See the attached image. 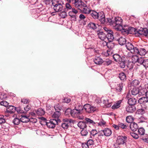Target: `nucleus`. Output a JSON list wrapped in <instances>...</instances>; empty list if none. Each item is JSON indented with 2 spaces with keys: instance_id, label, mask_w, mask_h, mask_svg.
I'll return each instance as SVG.
<instances>
[{
  "instance_id": "680f3d73",
  "label": "nucleus",
  "mask_w": 148,
  "mask_h": 148,
  "mask_svg": "<svg viewBox=\"0 0 148 148\" xmlns=\"http://www.w3.org/2000/svg\"><path fill=\"white\" fill-rule=\"evenodd\" d=\"M99 21H100L101 24H106V18H105V17L103 18H99Z\"/></svg>"
},
{
  "instance_id": "c756f323",
  "label": "nucleus",
  "mask_w": 148,
  "mask_h": 148,
  "mask_svg": "<svg viewBox=\"0 0 148 148\" xmlns=\"http://www.w3.org/2000/svg\"><path fill=\"white\" fill-rule=\"evenodd\" d=\"M99 38L101 40H104L106 38V34L103 32H100L98 33Z\"/></svg>"
},
{
  "instance_id": "c9c22d12",
  "label": "nucleus",
  "mask_w": 148,
  "mask_h": 148,
  "mask_svg": "<svg viewBox=\"0 0 148 148\" xmlns=\"http://www.w3.org/2000/svg\"><path fill=\"white\" fill-rule=\"evenodd\" d=\"M112 62V61L111 60L109 59H107L105 60H103V62L102 63L105 66H108L111 64Z\"/></svg>"
},
{
  "instance_id": "a211bd4d",
  "label": "nucleus",
  "mask_w": 148,
  "mask_h": 148,
  "mask_svg": "<svg viewBox=\"0 0 148 148\" xmlns=\"http://www.w3.org/2000/svg\"><path fill=\"white\" fill-rule=\"evenodd\" d=\"M68 2L66 3L65 5V8H63L64 11L62 12V13L64 14V17H66L67 16V13L66 12L68 11L69 10H71L72 9V7L71 5Z\"/></svg>"
},
{
  "instance_id": "20e7f679",
  "label": "nucleus",
  "mask_w": 148,
  "mask_h": 148,
  "mask_svg": "<svg viewBox=\"0 0 148 148\" xmlns=\"http://www.w3.org/2000/svg\"><path fill=\"white\" fill-rule=\"evenodd\" d=\"M16 111L18 114L24 113L23 110H21V107L16 108L13 106H9L7 107L5 112L11 114L14 113Z\"/></svg>"
},
{
  "instance_id": "4be33fe9",
  "label": "nucleus",
  "mask_w": 148,
  "mask_h": 148,
  "mask_svg": "<svg viewBox=\"0 0 148 148\" xmlns=\"http://www.w3.org/2000/svg\"><path fill=\"white\" fill-rule=\"evenodd\" d=\"M101 132H103L104 135L107 136H110L112 134L111 130L108 128H105L103 130H101Z\"/></svg>"
},
{
  "instance_id": "774afa93",
  "label": "nucleus",
  "mask_w": 148,
  "mask_h": 148,
  "mask_svg": "<svg viewBox=\"0 0 148 148\" xmlns=\"http://www.w3.org/2000/svg\"><path fill=\"white\" fill-rule=\"evenodd\" d=\"M103 102L105 105L108 107H110L111 106V104L110 103H108V100H103Z\"/></svg>"
},
{
  "instance_id": "9d476101",
  "label": "nucleus",
  "mask_w": 148,
  "mask_h": 148,
  "mask_svg": "<svg viewBox=\"0 0 148 148\" xmlns=\"http://www.w3.org/2000/svg\"><path fill=\"white\" fill-rule=\"evenodd\" d=\"M64 123H62L61 127L64 130L67 129L71 125V123H73L74 121L72 119H63Z\"/></svg>"
},
{
  "instance_id": "cd10ccee",
  "label": "nucleus",
  "mask_w": 148,
  "mask_h": 148,
  "mask_svg": "<svg viewBox=\"0 0 148 148\" xmlns=\"http://www.w3.org/2000/svg\"><path fill=\"white\" fill-rule=\"evenodd\" d=\"M136 99L134 98H131L128 100L127 103L129 105L134 106L136 103Z\"/></svg>"
},
{
  "instance_id": "f3484780",
  "label": "nucleus",
  "mask_w": 148,
  "mask_h": 148,
  "mask_svg": "<svg viewBox=\"0 0 148 148\" xmlns=\"http://www.w3.org/2000/svg\"><path fill=\"white\" fill-rule=\"evenodd\" d=\"M138 57L136 55L133 56L132 57V62H130L128 63L127 66L130 67V69L133 68L132 65L133 63L137 62L138 59Z\"/></svg>"
},
{
  "instance_id": "4c0bfd02",
  "label": "nucleus",
  "mask_w": 148,
  "mask_h": 148,
  "mask_svg": "<svg viewBox=\"0 0 148 148\" xmlns=\"http://www.w3.org/2000/svg\"><path fill=\"white\" fill-rule=\"evenodd\" d=\"M61 115V112L58 111H56L52 115L53 118H55L56 119H59V117Z\"/></svg>"
},
{
  "instance_id": "a19ab883",
  "label": "nucleus",
  "mask_w": 148,
  "mask_h": 148,
  "mask_svg": "<svg viewBox=\"0 0 148 148\" xmlns=\"http://www.w3.org/2000/svg\"><path fill=\"white\" fill-rule=\"evenodd\" d=\"M84 121L86 123V124H92L94 125L95 124V123L93 120L88 118H86Z\"/></svg>"
},
{
  "instance_id": "dca6fc26",
  "label": "nucleus",
  "mask_w": 148,
  "mask_h": 148,
  "mask_svg": "<svg viewBox=\"0 0 148 148\" xmlns=\"http://www.w3.org/2000/svg\"><path fill=\"white\" fill-rule=\"evenodd\" d=\"M114 60L117 62H120L121 61H123L125 58L117 53L114 54L112 56Z\"/></svg>"
},
{
  "instance_id": "49530a36",
  "label": "nucleus",
  "mask_w": 148,
  "mask_h": 148,
  "mask_svg": "<svg viewBox=\"0 0 148 148\" xmlns=\"http://www.w3.org/2000/svg\"><path fill=\"white\" fill-rule=\"evenodd\" d=\"M72 111V110L71 108H68L66 109L65 112V115L67 116L69 115V114H70L71 115Z\"/></svg>"
},
{
  "instance_id": "4d7b16f0",
  "label": "nucleus",
  "mask_w": 148,
  "mask_h": 148,
  "mask_svg": "<svg viewBox=\"0 0 148 148\" xmlns=\"http://www.w3.org/2000/svg\"><path fill=\"white\" fill-rule=\"evenodd\" d=\"M112 47H111V48H110V49H108L107 51V53H106V56H109L111 55L112 53V51L111 50V49H112Z\"/></svg>"
},
{
  "instance_id": "4468645a",
  "label": "nucleus",
  "mask_w": 148,
  "mask_h": 148,
  "mask_svg": "<svg viewBox=\"0 0 148 148\" xmlns=\"http://www.w3.org/2000/svg\"><path fill=\"white\" fill-rule=\"evenodd\" d=\"M135 33H134L135 35H136L137 34H138L140 35H144L147 37H148V29L147 28H143L142 30H137L136 29Z\"/></svg>"
},
{
  "instance_id": "6e6552de",
  "label": "nucleus",
  "mask_w": 148,
  "mask_h": 148,
  "mask_svg": "<svg viewBox=\"0 0 148 148\" xmlns=\"http://www.w3.org/2000/svg\"><path fill=\"white\" fill-rule=\"evenodd\" d=\"M49 122H46V124L49 128H53L56 125H58L59 122H60V119H51L49 121Z\"/></svg>"
},
{
  "instance_id": "412c9836",
  "label": "nucleus",
  "mask_w": 148,
  "mask_h": 148,
  "mask_svg": "<svg viewBox=\"0 0 148 148\" xmlns=\"http://www.w3.org/2000/svg\"><path fill=\"white\" fill-rule=\"evenodd\" d=\"M130 127L132 131L135 132L138 129V126L137 124L133 122L130 124Z\"/></svg>"
},
{
  "instance_id": "bb28decb",
  "label": "nucleus",
  "mask_w": 148,
  "mask_h": 148,
  "mask_svg": "<svg viewBox=\"0 0 148 148\" xmlns=\"http://www.w3.org/2000/svg\"><path fill=\"white\" fill-rule=\"evenodd\" d=\"M118 77L121 81L123 82L125 81L127 79L126 74L123 72H120L119 73Z\"/></svg>"
},
{
  "instance_id": "ddd939ff",
  "label": "nucleus",
  "mask_w": 148,
  "mask_h": 148,
  "mask_svg": "<svg viewBox=\"0 0 148 148\" xmlns=\"http://www.w3.org/2000/svg\"><path fill=\"white\" fill-rule=\"evenodd\" d=\"M138 134L140 136L141 138L143 140H145L147 133H145V129L142 127L138 128Z\"/></svg>"
},
{
  "instance_id": "473e14b6",
  "label": "nucleus",
  "mask_w": 148,
  "mask_h": 148,
  "mask_svg": "<svg viewBox=\"0 0 148 148\" xmlns=\"http://www.w3.org/2000/svg\"><path fill=\"white\" fill-rule=\"evenodd\" d=\"M22 117L20 118L21 122L24 123H27L30 121V119L28 117L26 116H22Z\"/></svg>"
},
{
  "instance_id": "7c9ffc66",
  "label": "nucleus",
  "mask_w": 148,
  "mask_h": 148,
  "mask_svg": "<svg viewBox=\"0 0 148 148\" xmlns=\"http://www.w3.org/2000/svg\"><path fill=\"white\" fill-rule=\"evenodd\" d=\"M122 102V100H120L117 101V102L114 104L112 107V109L115 110L119 108L120 107V104Z\"/></svg>"
},
{
  "instance_id": "09e8293b",
  "label": "nucleus",
  "mask_w": 148,
  "mask_h": 148,
  "mask_svg": "<svg viewBox=\"0 0 148 148\" xmlns=\"http://www.w3.org/2000/svg\"><path fill=\"white\" fill-rule=\"evenodd\" d=\"M124 61H121L120 62H121L119 63V66L120 67L122 68H124L125 67V59H124Z\"/></svg>"
},
{
  "instance_id": "e2e57ef3",
  "label": "nucleus",
  "mask_w": 148,
  "mask_h": 148,
  "mask_svg": "<svg viewBox=\"0 0 148 148\" xmlns=\"http://www.w3.org/2000/svg\"><path fill=\"white\" fill-rule=\"evenodd\" d=\"M99 19L102 18H103L105 17V15L103 12L102 11L100 12H99Z\"/></svg>"
},
{
  "instance_id": "9b49d317",
  "label": "nucleus",
  "mask_w": 148,
  "mask_h": 148,
  "mask_svg": "<svg viewBox=\"0 0 148 148\" xmlns=\"http://www.w3.org/2000/svg\"><path fill=\"white\" fill-rule=\"evenodd\" d=\"M138 103L141 105L142 107L146 109L148 105V98L146 97H142L138 100Z\"/></svg>"
},
{
  "instance_id": "5701e85b",
  "label": "nucleus",
  "mask_w": 148,
  "mask_h": 148,
  "mask_svg": "<svg viewBox=\"0 0 148 148\" xmlns=\"http://www.w3.org/2000/svg\"><path fill=\"white\" fill-rule=\"evenodd\" d=\"M126 47L127 50L130 51L133 50L134 53V50L135 48H137L136 47H134L132 43L129 42L126 43Z\"/></svg>"
},
{
  "instance_id": "1a4fd4ad",
  "label": "nucleus",
  "mask_w": 148,
  "mask_h": 148,
  "mask_svg": "<svg viewBox=\"0 0 148 148\" xmlns=\"http://www.w3.org/2000/svg\"><path fill=\"white\" fill-rule=\"evenodd\" d=\"M115 36V40L118 41L119 45L122 46L126 44V38L121 36L119 34H116Z\"/></svg>"
},
{
  "instance_id": "e433bc0d",
  "label": "nucleus",
  "mask_w": 148,
  "mask_h": 148,
  "mask_svg": "<svg viewBox=\"0 0 148 148\" xmlns=\"http://www.w3.org/2000/svg\"><path fill=\"white\" fill-rule=\"evenodd\" d=\"M37 114L38 115L42 116L45 113L44 110L42 108H39L36 111Z\"/></svg>"
},
{
  "instance_id": "aec40b11",
  "label": "nucleus",
  "mask_w": 148,
  "mask_h": 148,
  "mask_svg": "<svg viewBox=\"0 0 148 148\" xmlns=\"http://www.w3.org/2000/svg\"><path fill=\"white\" fill-rule=\"evenodd\" d=\"M136 110V108L134 106L129 105L126 107V110L129 113H133Z\"/></svg>"
},
{
  "instance_id": "5fc2aeb1",
  "label": "nucleus",
  "mask_w": 148,
  "mask_h": 148,
  "mask_svg": "<svg viewBox=\"0 0 148 148\" xmlns=\"http://www.w3.org/2000/svg\"><path fill=\"white\" fill-rule=\"evenodd\" d=\"M106 24L109 23L111 25L113 26V23H114V20H113L111 18H106Z\"/></svg>"
},
{
  "instance_id": "f257e3e1",
  "label": "nucleus",
  "mask_w": 148,
  "mask_h": 148,
  "mask_svg": "<svg viewBox=\"0 0 148 148\" xmlns=\"http://www.w3.org/2000/svg\"><path fill=\"white\" fill-rule=\"evenodd\" d=\"M51 7L56 12H61L63 10L64 4L62 0L54 1L51 3Z\"/></svg>"
},
{
  "instance_id": "ea45409f",
  "label": "nucleus",
  "mask_w": 148,
  "mask_h": 148,
  "mask_svg": "<svg viewBox=\"0 0 148 148\" xmlns=\"http://www.w3.org/2000/svg\"><path fill=\"white\" fill-rule=\"evenodd\" d=\"M140 84V82L137 80L134 79L133 80L131 83V85L133 87H136L138 85Z\"/></svg>"
},
{
  "instance_id": "c03bdc74",
  "label": "nucleus",
  "mask_w": 148,
  "mask_h": 148,
  "mask_svg": "<svg viewBox=\"0 0 148 148\" xmlns=\"http://www.w3.org/2000/svg\"><path fill=\"white\" fill-rule=\"evenodd\" d=\"M21 122V119H19L16 118L13 120V122L14 125H18L20 122Z\"/></svg>"
},
{
  "instance_id": "6ab92c4d",
  "label": "nucleus",
  "mask_w": 148,
  "mask_h": 148,
  "mask_svg": "<svg viewBox=\"0 0 148 148\" xmlns=\"http://www.w3.org/2000/svg\"><path fill=\"white\" fill-rule=\"evenodd\" d=\"M130 92L132 95L135 96L139 93V89L138 87L134 86L131 88Z\"/></svg>"
},
{
  "instance_id": "3c124183",
  "label": "nucleus",
  "mask_w": 148,
  "mask_h": 148,
  "mask_svg": "<svg viewBox=\"0 0 148 148\" xmlns=\"http://www.w3.org/2000/svg\"><path fill=\"white\" fill-rule=\"evenodd\" d=\"M81 134L82 136H86L88 134V132L85 129H82L81 132Z\"/></svg>"
},
{
  "instance_id": "8fccbe9b",
  "label": "nucleus",
  "mask_w": 148,
  "mask_h": 148,
  "mask_svg": "<svg viewBox=\"0 0 148 148\" xmlns=\"http://www.w3.org/2000/svg\"><path fill=\"white\" fill-rule=\"evenodd\" d=\"M54 108L56 111H58L60 112V111L62 110V107L59 104L56 105L54 106Z\"/></svg>"
},
{
  "instance_id": "37998d69",
  "label": "nucleus",
  "mask_w": 148,
  "mask_h": 148,
  "mask_svg": "<svg viewBox=\"0 0 148 148\" xmlns=\"http://www.w3.org/2000/svg\"><path fill=\"white\" fill-rule=\"evenodd\" d=\"M6 122L4 116L3 115H0V124H2Z\"/></svg>"
},
{
  "instance_id": "79ce46f5",
  "label": "nucleus",
  "mask_w": 148,
  "mask_h": 148,
  "mask_svg": "<svg viewBox=\"0 0 148 148\" xmlns=\"http://www.w3.org/2000/svg\"><path fill=\"white\" fill-rule=\"evenodd\" d=\"M69 16L73 19V21H76V14L73 13L72 12L69 11Z\"/></svg>"
},
{
  "instance_id": "a878e982",
  "label": "nucleus",
  "mask_w": 148,
  "mask_h": 148,
  "mask_svg": "<svg viewBox=\"0 0 148 148\" xmlns=\"http://www.w3.org/2000/svg\"><path fill=\"white\" fill-rule=\"evenodd\" d=\"M78 127L81 129H86L87 127L85 121H80L78 123Z\"/></svg>"
},
{
  "instance_id": "0e129e2a",
  "label": "nucleus",
  "mask_w": 148,
  "mask_h": 148,
  "mask_svg": "<svg viewBox=\"0 0 148 148\" xmlns=\"http://www.w3.org/2000/svg\"><path fill=\"white\" fill-rule=\"evenodd\" d=\"M119 127L123 129H126L127 128V126L122 123H120L119 124Z\"/></svg>"
},
{
  "instance_id": "0eeeda50",
  "label": "nucleus",
  "mask_w": 148,
  "mask_h": 148,
  "mask_svg": "<svg viewBox=\"0 0 148 148\" xmlns=\"http://www.w3.org/2000/svg\"><path fill=\"white\" fill-rule=\"evenodd\" d=\"M73 4H74L75 8L78 9L82 8L83 7H86L87 5L84 3L81 0H73L71 1Z\"/></svg>"
},
{
  "instance_id": "2eb2a0df",
  "label": "nucleus",
  "mask_w": 148,
  "mask_h": 148,
  "mask_svg": "<svg viewBox=\"0 0 148 148\" xmlns=\"http://www.w3.org/2000/svg\"><path fill=\"white\" fill-rule=\"evenodd\" d=\"M84 108L86 112L88 113L93 112L95 111V108L88 104H85Z\"/></svg>"
},
{
  "instance_id": "f8f14e48",
  "label": "nucleus",
  "mask_w": 148,
  "mask_h": 148,
  "mask_svg": "<svg viewBox=\"0 0 148 148\" xmlns=\"http://www.w3.org/2000/svg\"><path fill=\"white\" fill-rule=\"evenodd\" d=\"M147 53L146 50L144 48L138 47L135 48L134 54H135L143 56L145 55Z\"/></svg>"
},
{
  "instance_id": "338daca9",
  "label": "nucleus",
  "mask_w": 148,
  "mask_h": 148,
  "mask_svg": "<svg viewBox=\"0 0 148 148\" xmlns=\"http://www.w3.org/2000/svg\"><path fill=\"white\" fill-rule=\"evenodd\" d=\"M71 101V99L68 98H64L63 99V102L66 103H69Z\"/></svg>"
},
{
  "instance_id": "39448f33",
  "label": "nucleus",
  "mask_w": 148,
  "mask_h": 148,
  "mask_svg": "<svg viewBox=\"0 0 148 148\" xmlns=\"http://www.w3.org/2000/svg\"><path fill=\"white\" fill-rule=\"evenodd\" d=\"M135 30L136 29L133 27L128 25H124L122 28L121 32L124 34H134V33H135Z\"/></svg>"
},
{
  "instance_id": "7ed1b4c3",
  "label": "nucleus",
  "mask_w": 148,
  "mask_h": 148,
  "mask_svg": "<svg viewBox=\"0 0 148 148\" xmlns=\"http://www.w3.org/2000/svg\"><path fill=\"white\" fill-rule=\"evenodd\" d=\"M122 21L123 20L121 17H115L114 20L113 26L116 29L121 31V30H122V28L123 27L122 26Z\"/></svg>"
},
{
  "instance_id": "393cba45",
  "label": "nucleus",
  "mask_w": 148,
  "mask_h": 148,
  "mask_svg": "<svg viewBox=\"0 0 148 148\" xmlns=\"http://www.w3.org/2000/svg\"><path fill=\"white\" fill-rule=\"evenodd\" d=\"M94 63L100 65L103 62V59L100 57H96L94 59Z\"/></svg>"
},
{
  "instance_id": "58836bf2",
  "label": "nucleus",
  "mask_w": 148,
  "mask_h": 148,
  "mask_svg": "<svg viewBox=\"0 0 148 148\" xmlns=\"http://www.w3.org/2000/svg\"><path fill=\"white\" fill-rule=\"evenodd\" d=\"M97 132L96 130H92L90 131V138H93L97 134Z\"/></svg>"
},
{
  "instance_id": "052dcab7",
  "label": "nucleus",
  "mask_w": 148,
  "mask_h": 148,
  "mask_svg": "<svg viewBox=\"0 0 148 148\" xmlns=\"http://www.w3.org/2000/svg\"><path fill=\"white\" fill-rule=\"evenodd\" d=\"M146 90L145 89H144L139 90V92L138 94L140 95H145Z\"/></svg>"
},
{
  "instance_id": "b1692460",
  "label": "nucleus",
  "mask_w": 148,
  "mask_h": 148,
  "mask_svg": "<svg viewBox=\"0 0 148 148\" xmlns=\"http://www.w3.org/2000/svg\"><path fill=\"white\" fill-rule=\"evenodd\" d=\"M123 83H121L117 84L115 87V89L117 92H121L123 89Z\"/></svg>"
},
{
  "instance_id": "f704fd0d",
  "label": "nucleus",
  "mask_w": 148,
  "mask_h": 148,
  "mask_svg": "<svg viewBox=\"0 0 148 148\" xmlns=\"http://www.w3.org/2000/svg\"><path fill=\"white\" fill-rule=\"evenodd\" d=\"M134 119V118L132 115H130L126 117V121L127 123H131L133 122Z\"/></svg>"
},
{
  "instance_id": "2f4dec72",
  "label": "nucleus",
  "mask_w": 148,
  "mask_h": 148,
  "mask_svg": "<svg viewBox=\"0 0 148 148\" xmlns=\"http://www.w3.org/2000/svg\"><path fill=\"white\" fill-rule=\"evenodd\" d=\"M71 112V116L73 117H76L78 115L81 114L79 111L75 108L72 110Z\"/></svg>"
},
{
  "instance_id": "6e6d98bb",
  "label": "nucleus",
  "mask_w": 148,
  "mask_h": 148,
  "mask_svg": "<svg viewBox=\"0 0 148 148\" xmlns=\"http://www.w3.org/2000/svg\"><path fill=\"white\" fill-rule=\"evenodd\" d=\"M31 107L30 105H27L26 107L24 108L25 111L23 110V111L24 112V113H21L25 114L27 113V112L31 109Z\"/></svg>"
},
{
  "instance_id": "603ef678",
  "label": "nucleus",
  "mask_w": 148,
  "mask_h": 148,
  "mask_svg": "<svg viewBox=\"0 0 148 148\" xmlns=\"http://www.w3.org/2000/svg\"><path fill=\"white\" fill-rule=\"evenodd\" d=\"M88 8L86 7H84L83 9V12L84 13L86 14H89L91 13V10H88Z\"/></svg>"
},
{
  "instance_id": "a18cd8bd",
  "label": "nucleus",
  "mask_w": 148,
  "mask_h": 148,
  "mask_svg": "<svg viewBox=\"0 0 148 148\" xmlns=\"http://www.w3.org/2000/svg\"><path fill=\"white\" fill-rule=\"evenodd\" d=\"M145 109L143 108L138 109L137 110V112L139 114H143L145 112Z\"/></svg>"
},
{
  "instance_id": "bf43d9fd",
  "label": "nucleus",
  "mask_w": 148,
  "mask_h": 148,
  "mask_svg": "<svg viewBox=\"0 0 148 148\" xmlns=\"http://www.w3.org/2000/svg\"><path fill=\"white\" fill-rule=\"evenodd\" d=\"M144 60V59L141 57L140 58H138L137 62H138L140 64H143Z\"/></svg>"
},
{
  "instance_id": "13d9d810",
  "label": "nucleus",
  "mask_w": 148,
  "mask_h": 148,
  "mask_svg": "<svg viewBox=\"0 0 148 148\" xmlns=\"http://www.w3.org/2000/svg\"><path fill=\"white\" fill-rule=\"evenodd\" d=\"M7 98V95L4 93H3L0 95V98L2 100H5Z\"/></svg>"
},
{
  "instance_id": "f03ea898",
  "label": "nucleus",
  "mask_w": 148,
  "mask_h": 148,
  "mask_svg": "<svg viewBox=\"0 0 148 148\" xmlns=\"http://www.w3.org/2000/svg\"><path fill=\"white\" fill-rule=\"evenodd\" d=\"M118 33L116 32L114 34V33L112 30L109 31L108 33L106 34V38H107L109 42H108L106 45L108 48H111V45H113L112 43L111 42L113 40H115V36L116 34Z\"/></svg>"
},
{
  "instance_id": "de8ad7c7",
  "label": "nucleus",
  "mask_w": 148,
  "mask_h": 148,
  "mask_svg": "<svg viewBox=\"0 0 148 148\" xmlns=\"http://www.w3.org/2000/svg\"><path fill=\"white\" fill-rule=\"evenodd\" d=\"M98 125L100 126H106V122L103 119L101 120L98 123Z\"/></svg>"
},
{
  "instance_id": "423d86ee",
  "label": "nucleus",
  "mask_w": 148,
  "mask_h": 148,
  "mask_svg": "<svg viewBox=\"0 0 148 148\" xmlns=\"http://www.w3.org/2000/svg\"><path fill=\"white\" fill-rule=\"evenodd\" d=\"M127 139L126 136H120L117 137L116 142L118 145H122L123 147H125L126 146Z\"/></svg>"
},
{
  "instance_id": "69168bd1",
  "label": "nucleus",
  "mask_w": 148,
  "mask_h": 148,
  "mask_svg": "<svg viewBox=\"0 0 148 148\" xmlns=\"http://www.w3.org/2000/svg\"><path fill=\"white\" fill-rule=\"evenodd\" d=\"M143 65L145 68L148 67V59L144 60Z\"/></svg>"
},
{
  "instance_id": "72a5a7b5",
  "label": "nucleus",
  "mask_w": 148,
  "mask_h": 148,
  "mask_svg": "<svg viewBox=\"0 0 148 148\" xmlns=\"http://www.w3.org/2000/svg\"><path fill=\"white\" fill-rule=\"evenodd\" d=\"M91 13H90V14L93 18L95 19L98 18L99 15V12L97 13L94 10H91Z\"/></svg>"
},
{
  "instance_id": "864d4df0",
  "label": "nucleus",
  "mask_w": 148,
  "mask_h": 148,
  "mask_svg": "<svg viewBox=\"0 0 148 148\" xmlns=\"http://www.w3.org/2000/svg\"><path fill=\"white\" fill-rule=\"evenodd\" d=\"M130 134L133 138L135 139H138L139 137L138 134L133 132H130Z\"/></svg>"
},
{
  "instance_id": "c85d7f7f",
  "label": "nucleus",
  "mask_w": 148,
  "mask_h": 148,
  "mask_svg": "<svg viewBox=\"0 0 148 148\" xmlns=\"http://www.w3.org/2000/svg\"><path fill=\"white\" fill-rule=\"evenodd\" d=\"M97 26H98L97 24L91 22L89 23L88 25V27L89 29L93 30H95L97 29Z\"/></svg>"
}]
</instances>
